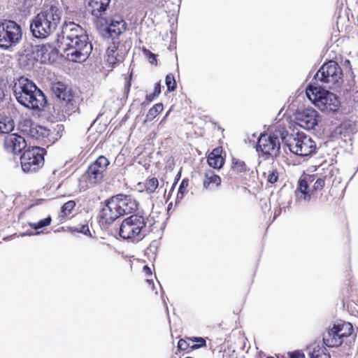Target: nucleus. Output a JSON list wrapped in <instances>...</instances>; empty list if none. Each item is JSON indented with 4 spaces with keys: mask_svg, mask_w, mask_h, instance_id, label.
<instances>
[{
    "mask_svg": "<svg viewBox=\"0 0 358 358\" xmlns=\"http://www.w3.org/2000/svg\"><path fill=\"white\" fill-rule=\"evenodd\" d=\"M6 150L14 154H19L27 146V143L23 137L15 134L8 135L4 141Z\"/></svg>",
    "mask_w": 358,
    "mask_h": 358,
    "instance_id": "a211bd4d",
    "label": "nucleus"
},
{
    "mask_svg": "<svg viewBox=\"0 0 358 358\" xmlns=\"http://www.w3.org/2000/svg\"><path fill=\"white\" fill-rule=\"evenodd\" d=\"M57 41L58 48L64 52L69 61L73 62L85 61L92 50L86 31L74 22H64Z\"/></svg>",
    "mask_w": 358,
    "mask_h": 358,
    "instance_id": "f257e3e1",
    "label": "nucleus"
},
{
    "mask_svg": "<svg viewBox=\"0 0 358 358\" xmlns=\"http://www.w3.org/2000/svg\"><path fill=\"white\" fill-rule=\"evenodd\" d=\"M51 217L48 216L43 220H41L37 222H29L28 224L34 229H39L44 227L49 226L51 223Z\"/></svg>",
    "mask_w": 358,
    "mask_h": 358,
    "instance_id": "7c9ffc66",
    "label": "nucleus"
},
{
    "mask_svg": "<svg viewBox=\"0 0 358 358\" xmlns=\"http://www.w3.org/2000/svg\"><path fill=\"white\" fill-rule=\"evenodd\" d=\"M158 185V180L153 177L146 180L145 183V188L148 193H152L157 188Z\"/></svg>",
    "mask_w": 358,
    "mask_h": 358,
    "instance_id": "c756f323",
    "label": "nucleus"
},
{
    "mask_svg": "<svg viewBox=\"0 0 358 358\" xmlns=\"http://www.w3.org/2000/svg\"><path fill=\"white\" fill-rule=\"evenodd\" d=\"M78 232L83 233L85 235H90V229L88 225H82L80 229H77Z\"/></svg>",
    "mask_w": 358,
    "mask_h": 358,
    "instance_id": "58836bf2",
    "label": "nucleus"
},
{
    "mask_svg": "<svg viewBox=\"0 0 358 358\" xmlns=\"http://www.w3.org/2000/svg\"><path fill=\"white\" fill-rule=\"evenodd\" d=\"M278 174L276 170L269 171L268 173L267 180L271 183H274L278 180Z\"/></svg>",
    "mask_w": 358,
    "mask_h": 358,
    "instance_id": "e433bc0d",
    "label": "nucleus"
},
{
    "mask_svg": "<svg viewBox=\"0 0 358 358\" xmlns=\"http://www.w3.org/2000/svg\"><path fill=\"white\" fill-rule=\"evenodd\" d=\"M45 150L33 147L25 150L20 157L21 166L24 172L31 173L41 169L44 164Z\"/></svg>",
    "mask_w": 358,
    "mask_h": 358,
    "instance_id": "9d476101",
    "label": "nucleus"
},
{
    "mask_svg": "<svg viewBox=\"0 0 358 358\" xmlns=\"http://www.w3.org/2000/svg\"><path fill=\"white\" fill-rule=\"evenodd\" d=\"M185 358H192V357H185Z\"/></svg>",
    "mask_w": 358,
    "mask_h": 358,
    "instance_id": "09e8293b",
    "label": "nucleus"
},
{
    "mask_svg": "<svg viewBox=\"0 0 358 358\" xmlns=\"http://www.w3.org/2000/svg\"><path fill=\"white\" fill-rule=\"evenodd\" d=\"M162 110L163 105L162 103H157L149 110L147 114V118L148 120H152Z\"/></svg>",
    "mask_w": 358,
    "mask_h": 358,
    "instance_id": "473e14b6",
    "label": "nucleus"
},
{
    "mask_svg": "<svg viewBox=\"0 0 358 358\" xmlns=\"http://www.w3.org/2000/svg\"><path fill=\"white\" fill-rule=\"evenodd\" d=\"M221 184V178L212 171H207L204 174L203 186L206 189H213Z\"/></svg>",
    "mask_w": 358,
    "mask_h": 358,
    "instance_id": "4be33fe9",
    "label": "nucleus"
},
{
    "mask_svg": "<svg viewBox=\"0 0 358 358\" xmlns=\"http://www.w3.org/2000/svg\"><path fill=\"white\" fill-rule=\"evenodd\" d=\"M231 170L236 173L241 174L245 173L249 169L243 161L238 159L233 158Z\"/></svg>",
    "mask_w": 358,
    "mask_h": 358,
    "instance_id": "cd10ccee",
    "label": "nucleus"
},
{
    "mask_svg": "<svg viewBox=\"0 0 358 358\" xmlns=\"http://www.w3.org/2000/svg\"><path fill=\"white\" fill-rule=\"evenodd\" d=\"M110 0H90V6L92 8V14L99 17L106 10Z\"/></svg>",
    "mask_w": 358,
    "mask_h": 358,
    "instance_id": "393cba45",
    "label": "nucleus"
},
{
    "mask_svg": "<svg viewBox=\"0 0 358 358\" xmlns=\"http://www.w3.org/2000/svg\"><path fill=\"white\" fill-rule=\"evenodd\" d=\"M143 54L148 57L149 62L152 64H157L156 56L147 49H143Z\"/></svg>",
    "mask_w": 358,
    "mask_h": 358,
    "instance_id": "c9c22d12",
    "label": "nucleus"
},
{
    "mask_svg": "<svg viewBox=\"0 0 358 358\" xmlns=\"http://www.w3.org/2000/svg\"><path fill=\"white\" fill-rule=\"evenodd\" d=\"M189 185V181L187 179H183L182 181L181 182L180 186H179V189H178V194H177V199H182L184 194L186 193L187 192V187Z\"/></svg>",
    "mask_w": 358,
    "mask_h": 358,
    "instance_id": "72a5a7b5",
    "label": "nucleus"
},
{
    "mask_svg": "<svg viewBox=\"0 0 358 358\" xmlns=\"http://www.w3.org/2000/svg\"><path fill=\"white\" fill-rule=\"evenodd\" d=\"M15 127L14 121L11 118L0 120V134H9Z\"/></svg>",
    "mask_w": 358,
    "mask_h": 358,
    "instance_id": "c85d7f7f",
    "label": "nucleus"
},
{
    "mask_svg": "<svg viewBox=\"0 0 358 358\" xmlns=\"http://www.w3.org/2000/svg\"><path fill=\"white\" fill-rule=\"evenodd\" d=\"M310 358H330V354L327 348L320 343H313L308 347Z\"/></svg>",
    "mask_w": 358,
    "mask_h": 358,
    "instance_id": "412c9836",
    "label": "nucleus"
},
{
    "mask_svg": "<svg viewBox=\"0 0 358 358\" xmlns=\"http://www.w3.org/2000/svg\"><path fill=\"white\" fill-rule=\"evenodd\" d=\"M145 222L143 216L132 215L124 220L120 227V236L124 239H142L145 236Z\"/></svg>",
    "mask_w": 358,
    "mask_h": 358,
    "instance_id": "0eeeda50",
    "label": "nucleus"
},
{
    "mask_svg": "<svg viewBox=\"0 0 358 358\" xmlns=\"http://www.w3.org/2000/svg\"><path fill=\"white\" fill-rule=\"evenodd\" d=\"M342 69L334 61L324 64L315 76L317 81H320L326 87L336 89L342 83Z\"/></svg>",
    "mask_w": 358,
    "mask_h": 358,
    "instance_id": "423d86ee",
    "label": "nucleus"
},
{
    "mask_svg": "<svg viewBox=\"0 0 358 358\" xmlns=\"http://www.w3.org/2000/svg\"><path fill=\"white\" fill-rule=\"evenodd\" d=\"M108 164L109 161L104 156H99L94 162L91 164L87 171L90 182L97 184L101 182Z\"/></svg>",
    "mask_w": 358,
    "mask_h": 358,
    "instance_id": "4468645a",
    "label": "nucleus"
},
{
    "mask_svg": "<svg viewBox=\"0 0 358 358\" xmlns=\"http://www.w3.org/2000/svg\"><path fill=\"white\" fill-rule=\"evenodd\" d=\"M161 92V85L159 83H156L154 89V92L152 94H149L147 96V98L152 101L153 100L156 96H157Z\"/></svg>",
    "mask_w": 358,
    "mask_h": 358,
    "instance_id": "4c0bfd02",
    "label": "nucleus"
},
{
    "mask_svg": "<svg viewBox=\"0 0 358 358\" xmlns=\"http://www.w3.org/2000/svg\"><path fill=\"white\" fill-rule=\"evenodd\" d=\"M196 339L197 342L199 343V344L193 345L192 346L193 348H197L199 347L203 346L206 345V341L203 338H197Z\"/></svg>",
    "mask_w": 358,
    "mask_h": 358,
    "instance_id": "79ce46f5",
    "label": "nucleus"
},
{
    "mask_svg": "<svg viewBox=\"0 0 358 358\" xmlns=\"http://www.w3.org/2000/svg\"><path fill=\"white\" fill-rule=\"evenodd\" d=\"M316 178L315 175H305L298 181L295 191L296 202L299 205L309 203L315 192L320 191L325 185L324 178Z\"/></svg>",
    "mask_w": 358,
    "mask_h": 358,
    "instance_id": "39448f33",
    "label": "nucleus"
},
{
    "mask_svg": "<svg viewBox=\"0 0 358 358\" xmlns=\"http://www.w3.org/2000/svg\"><path fill=\"white\" fill-rule=\"evenodd\" d=\"M113 197L122 216L135 212L138 208L137 201L130 195L117 194Z\"/></svg>",
    "mask_w": 358,
    "mask_h": 358,
    "instance_id": "f3484780",
    "label": "nucleus"
},
{
    "mask_svg": "<svg viewBox=\"0 0 358 358\" xmlns=\"http://www.w3.org/2000/svg\"><path fill=\"white\" fill-rule=\"evenodd\" d=\"M222 150L220 148H217L213 150L208 157V164L210 167L213 169H220L222 167L224 159L221 156Z\"/></svg>",
    "mask_w": 358,
    "mask_h": 358,
    "instance_id": "5701e85b",
    "label": "nucleus"
},
{
    "mask_svg": "<svg viewBox=\"0 0 358 358\" xmlns=\"http://www.w3.org/2000/svg\"><path fill=\"white\" fill-rule=\"evenodd\" d=\"M76 206V202L73 200L66 202L61 208V215L65 217L69 215Z\"/></svg>",
    "mask_w": 358,
    "mask_h": 358,
    "instance_id": "2f4dec72",
    "label": "nucleus"
},
{
    "mask_svg": "<svg viewBox=\"0 0 358 358\" xmlns=\"http://www.w3.org/2000/svg\"><path fill=\"white\" fill-rule=\"evenodd\" d=\"M57 133H59V131H57ZM56 135L59 136V137H61V135H59V134H57Z\"/></svg>",
    "mask_w": 358,
    "mask_h": 358,
    "instance_id": "de8ad7c7",
    "label": "nucleus"
},
{
    "mask_svg": "<svg viewBox=\"0 0 358 358\" xmlns=\"http://www.w3.org/2000/svg\"><path fill=\"white\" fill-rule=\"evenodd\" d=\"M280 148L278 134H262L258 138L257 150L264 155L276 157Z\"/></svg>",
    "mask_w": 358,
    "mask_h": 358,
    "instance_id": "f8f14e48",
    "label": "nucleus"
},
{
    "mask_svg": "<svg viewBox=\"0 0 358 358\" xmlns=\"http://www.w3.org/2000/svg\"><path fill=\"white\" fill-rule=\"evenodd\" d=\"M288 355L289 358H304V355L298 351L289 352Z\"/></svg>",
    "mask_w": 358,
    "mask_h": 358,
    "instance_id": "ea45409f",
    "label": "nucleus"
},
{
    "mask_svg": "<svg viewBox=\"0 0 358 358\" xmlns=\"http://www.w3.org/2000/svg\"><path fill=\"white\" fill-rule=\"evenodd\" d=\"M62 16V10L56 6L42 10L33 20L30 29L33 36L38 38H45L58 27Z\"/></svg>",
    "mask_w": 358,
    "mask_h": 358,
    "instance_id": "7ed1b4c3",
    "label": "nucleus"
},
{
    "mask_svg": "<svg viewBox=\"0 0 358 358\" xmlns=\"http://www.w3.org/2000/svg\"><path fill=\"white\" fill-rule=\"evenodd\" d=\"M187 343L185 340L180 339L178 343V348L181 350H185L187 348Z\"/></svg>",
    "mask_w": 358,
    "mask_h": 358,
    "instance_id": "a19ab883",
    "label": "nucleus"
},
{
    "mask_svg": "<svg viewBox=\"0 0 358 358\" xmlns=\"http://www.w3.org/2000/svg\"><path fill=\"white\" fill-rule=\"evenodd\" d=\"M13 92L17 101L29 109L41 110L46 104L43 92L34 83L24 77L20 78L14 83Z\"/></svg>",
    "mask_w": 358,
    "mask_h": 358,
    "instance_id": "f03ea898",
    "label": "nucleus"
},
{
    "mask_svg": "<svg viewBox=\"0 0 358 358\" xmlns=\"http://www.w3.org/2000/svg\"><path fill=\"white\" fill-rule=\"evenodd\" d=\"M120 216L122 215L113 197L112 196L110 199L105 201L99 213V217L102 222L111 224Z\"/></svg>",
    "mask_w": 358,
    "mask_h": 358,
    "instance_id": "dca6fc26",
    "label": "nucleus"
},
{
    "mask_svg": "<svg viewBox=\"0 0 358 358\" xmlns=\"http://www.w3.org/2000/svg\"><path fill=\"white\" fill-rule=\"evenodd\" d=\"M143 271L144 272L146 273V274H151L152 273V271H151V269L150 268H149L148 266H144L143 267Z\"/></svg>",
    "mask_w": 358,
    "mask_h": 358,
    "instance_id": "37998d69",
    "label": "nucleus"
},
{
    "mask_svg": "<svg viewBox=\"0 0 358 358\" xmlns=\"http://www.w3.org/2000/svg\"><path fill=\"white\" fill-rule=\"evenodd\" d=\"M36 58L41 63H46L50 60L51 47L48 45H37L34 50Z\"/></svg>",
    "mask_w": 358,
    "mask_h": 358,
    "instance_id": "b1692460",
    "label": "nucleus"
},
{
    "mask_svg": "<svg viewBox=\"0 0 358 358\" xmlns=\"http://www.w3.org/2000/svg\"><path fill=\"white\" fill-rule=\"evenodd\" d=\"M307 97L322 111L334 113L340 107L338 97L321 86L310 84L306 90Z\"/></svg>",
    "mask_w": 358,
    "mask_h": 358,
    "instance_id": "20e7f679",
    "label": "nucleus"
},
{
    "mask_svg": "<svg viewBox=\"0 0 358 358\" xmlns=\"http://www.w3.org/2000/svg\"><path fill=\"white\" fill-rule=\"evenodd\" d=\"M148 282H149V284H150L152 282V281L150 280H148Z\"/></svg>",
    "mask_w": 358,
    "mask_h": 358,
    "instance_id": "49530a36",
    "label": "nucleus"
},
{
    "mask_svg": "<svg viewBox=\"0 0 358 358\" xmlns=\"http://www.w3.org/2000/svg\"><path fill=\"white\" fill-rule=\"evenodd\" d=\"M57 131H59L60 130H62L63 129V125L62 124H57Z\"/></svg>",
    "mask_w": 358,
    "mask_h": 358,
    "instance_id": "a18cd8bd",
    "label": "nucleus"
},
{
    "mask_svg": "<svg viewBox=\"0 0 358 358\" xmlns=\"http://www.w3.org/2000/svg\"><path fill=\"white\" fill-rule=\"evenodd\" d=\"M319 115L317 110L307 108L296 114V123L299 126L310 130L315 128L319 122Z\"/></svg>",
    "mask_w": 358,
    "mask_h": 358,
    "instance_id": "2eb2a0df",
    "label": "nucleus"
},
{
    "mask_svg": "<svg viewBox=\"0 0 358 358\" xmlns=\"http://www.w3.org/2000/svg\"><path fill=\"white\" fill-rule=\"evenodd\" d=\"M335 329L332 327L323 334V343L329 348L338 347L343 342V340L340 339Z\"/></svg>",
    "mask_w": 358,
    "mask_h": 358,
    "instance_id": "aec40b11",
    "label": "nucleus"
},
{
    "mask_svg": "<svg viewBox=\"0 0 358 358\" xmlns=\"http://www.w3.org/2000/svg\"><path fill=\"white\" fill-rule=\"evenodd\" d=\"M285 143L293 154L301 157L308 156L316 149L315 143L303 133L298 132L295 135L290 136Z\"/></svg>",
    "mask_w": 358,
    "mask_h": 358,
    "instance_id": "1a4fd4ad",
    "label": "nucleus"
},
{
    "mask_svg": "<svg viewBox=\"0 0 358 358\" xmlns=\"http://www.w3.org/2000/svg\"><path fill=\"white\" fill-rule=\"evenodd\" d=\"M268 358H273V357H268Z\"/></svg>",
    "mask_w": 358,
    "mask_h": 358,
    "instance_id": "8fccbe9b",
    "label": "nucleus"
},
{
    "mask_svg": "<svg viewBox=\"0 0 358 358\" xmlns=\"http://www.w3.org/2000/svg\"><path fill=\"white\" fill-rule=\"evenodd\" d=\"M52 90L57 98L59 99L62 104L65 107V112L71 113L75 112L78 108L77 101L71 92V90L65 84L57 82L52 85Z\"/></svg>",
    "mask_w": 358,
    "mask_h": 358,
    "instance_id": "9b49d317",
    "label": "nucleus"
},
{
    "mask_svg": "<svg viewBox=\"0 0 358 358\" xmlns=\"http://www.w3.org/2000/svg\"><path fill=\"white\" fill-rule=\"evenodd\" d=\"M106 30L109 37L115 40L126 31L127 23L121 17L116 16L110 20Z\"/></svg>",
    "mask_w": 358,
    "mask_h": 358,
    "instance_id": "6ab92c4d",
    "label": "nucleus"
},
{
    "mask_svg": "<svg viewBox=\"0 0 358 358\" xmlns=\"http://www.w3.org/2000/svg\"><path fill=\"white\" fill-rule=\"evenodd\" d=\"M131 45V41H126L124 43L120 44V42H115L114 41L106 50L107 62L111 65V66L122 62L130 49Z\"/></svg>",
    "mask_w": 358,
    "mask_h": 358,
    "instance_id": "ddd939ff",
    "label": "nucleus"
},
{
    "mask_svg": "<svg viewBox=\"0 0 358 358\" xmlns=\"http://www.w3.org/2000/svg\"><path fill=\"white\" fill-rule=\"evenodd\" d=\"M333 327L336 329L340 339L342 340L343 338L350 336L353 331L352 325L350 322L340 321L334 324Z\"/></svg>",
    "mask_w": 358,
    "mask_h": 358,
    "instance_id": "a878e982",
    "label": "nucleus"
},
{
    "mask_svg": "<svg viewBox=\"0 0 358 358\" xmlns=\"http://www.w3.org/2000/svg\"><path fill=\"white\" fill-rule=\"evenodd\" d=\"M21 27L13 20L0 21V48L7 50L17 44L22 38Z\"/></svg>",
    "mask_w": 358,
    "mask_h": 358,
    "instance_id": "6e6552de",
    "label": "nucleus"
},
{
    "mask_svg": "<svg viewBox=\"0 0 358 358\" xmlns=\"http://www.w3.org/2000/svg\"><path fill=\"white\" fill-rule=\"evenodd\" d=\"M53 132L50 129L42 126H36L30 129V135L36 138H50Z\"/></svg>",
    "mask_w": 358,
    "mask_h": 358,
    "instance_id": "bb28decb",
    "label": "nucleus"
},
{
    "mask_svg": "<svg viewBox=\"0 0 358 358\" xmlns=\"http://www.w3.org/2000/svg\"><path fill=\"white\" fill-rule=\"evenodd\" d=\"M40 234H41V232H39V231L36 232V233L27 232V233H25V234H22V236H33V235H38Z\"/></svg>",
    "mask_w": 358,
    "mask_h": 358,
    "instance_id": "c03bdc74",
    "label": "nucleus"
},
{
    "mask_svg": "<svg viewBox=\"0 0 358 358\" xmlns=\"http://www.w3.org/2000/svg\"><path fill=\"white\" fill-rule=\"evenodd\" d=\"M165 83L169 91L171 92L176 89V83L173 74L169 73L166 76Z\"/></svg>",
    "mask_w": 358,
    "mask_h": 358,
    "instance_id": "f704fd0d",
    "label": "nucleus"
}]
</instances>
